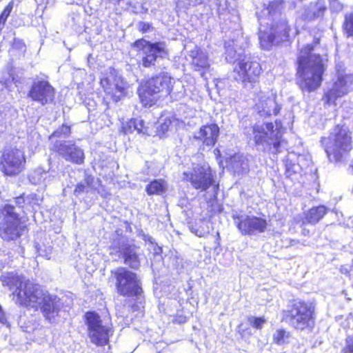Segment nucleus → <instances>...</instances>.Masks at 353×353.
<instances>
[{"instance_id":"1","label":"nucleus","mask_w":353,"mask_h":353,"mask_svg":"<svg viewBox=\"0 0 353 353\" xmlns=\"http://www.w3.org/2000/svg\"><path fill=\"white\" fill-rule=\"evenodd\" d=\"M320 37H314L312 44L299 49L297 57L298 83L303 91L312 92L321 84L324 72L323 60L319 53Z\"/></svg>"},{"instance_id":"2","label":"nucleus","mask_w":353,"mask_h":353,"mask_svg":"<svg viewBox=\"0 0 353 353\" xmlns=\"http://www.w3.org/2000/svg\"><path fill=\"white\" fill-rule=\"evenodd\" d=\"M0 281L12 292L13 300L17 305L38 310V302L44 290L41 287L14 272L2 274Z\"/></svg>"},{"instance_id":"3","label":"nucleus","mask_w":353,"mask_h":353,"mask_svg":"<svg viewBox=\"0 0 353 353\" xmlns=\"http://www.w3.org/2000/svg\"><path fill=\"white\" fill-rule=\"evenodd\" d=\"M328 159L333 163L345 161L352 149V139L348 128L337 125L327 137L321 139Z\"/></svg>"},{"instance_id":"4","label":"nucleus","mask_w":353,"mask_h":353,"mask_svg":"<svg viewBox=\"0 0 353 353\" xmlns=\"http://www.w3.org/2000/svg\"><path fill=\"white\" fill-rule=\"evenodd\" d=\"M283 319L296 330H312L316 322V305L310 301L294 300L283 311Z\"/></svg>"},{"instance_id":"5","label":"nucleus","mask_w":353,"mask_h":353,"mask_svg":"<svg viewBox=\"0 0 353 353\" xmlns=\"http://www.w3.org/2000/svg\"><path fill=\"white\" fill-rule=\"evenodd\" d=\"M252 134L259 150L272 154L281 152L284 141L282 139L281 122L255 124L252 127Z\"/></svg>"},{"instance_id":"6","label":"nucleus","mask_w":353,"mask_h":353,"mask_svg":"<svg viewBox=\"0 0 353 353\" xmlns=\"http://www.w3.org/2000/svg\"><path fill=\"white\" fill-rule=\"evenodd\" d=\"M174 81L168 73H161L150 79L139 89V95L145 106H152L161 97L170 94Z\"/></svg>"},{"instance_id":"7","label":"nucleus","mask_w":353,"mask_h":353,"mask_svg":"<svg viewBox=\"0 0 353 353\" xmlns=\"http://www.w3.org/2000/svg\"><path fill=\"white\" fill-rule=\"evenodd\" d=\"M133 47L139 52L141 57L139 63L144 68L155 66L159 59H164L168 55L164 42L152 43L141 39L133 43Z\"/></svg>"},{"instance_id":"8","label":"nucleus","mask_w":353,"mask_h":353,"mask_svg":"<svg viewBox=\"0 0 353 353\" xmlns=\"http://www.w3.org/2000/svg\"><path fill=\"white\" fill-rule=\"evenodd\" d=\"M111 272L116 281L118 294L128 297L139 296L142 294L141 283L136 273L125 268H119Z\"/></svg>"},{"instance_id":"9","label":"nucleus","mask_w":353,"mask_h":353,"mask_svg":"<svg viewBox=\"0 0 353 353\" xmlns=\"http://www.w3.org/2000/svg\"><path fill=\"white\" fill-rule=\"evenodd\" d=\"M85 321L91 342L98 346L106 345L112 330L108 320L101 319L95 312H88L85 314Z\"/></svg>"},{"instance_id":"10","label":"nucleus","mask_w":353,"mask_h":353,"mask_svg":"<svg viewBox=\"0 0 353 353\" xmlns=\"http://www.w3.org/2000/svg\"><path fill=\"white\" fill-rule=\"evenodd\" d=\"M240 58L235 64L232 77L236 81L243 83H255L261 73L262 68L260 63L254 61L250 56L239 54Z\"/></svg>"},{"instance_id":"11","label":"nucleus","mask_w":353,"mask_h":353,"mask_svg":"<svg viewBox=\"0 0 353 353\" xmlns=\"http://www.w3.org/2000/svg\"><path fill=\"white\" fill-rule=\"evenodd\" d=\"M336 80L332 87L325 92L323 100L327 105L334 104L338 98L342 97L353 90V75L345 74L342 66L337 65Z\"/></svg>"},{"instance_id":"12","label":"nucleus","mask_w":353,"mask_h":353,"mask_svg":"<svg viewBox=\"0 0 353 353\" xmlns=\"http://www.w3.org/2000/svg\"><path fill=\"white\" fill-rule=\"evenodd\" d=\"M26 162L22 150L16 147L6 148L0 158V170L6 175L16 176L23 170Z\"/></svg>"},{"instance_id":"13","label":"nucleus","mask_w":353,"mask_h":353,"mask_svg":"<svg viewBox=\"0 0 353 353\" xmlns=\"http://www.w3.org/2000/svg\"><path fill=\"white\" fill-rule=\"evenodd\" d=\"M2 211L0 236L7 241L15 240L21 235L19 213L11 205H4V210Z\"/></svg>"},{"instance_id":"14","label":"nucleus","mask_w":353,"mask_h":353,"mask_svg":"<svg viewBox=\"0 0 353 353\" xmlns=\"http://www.w3.org/2000/svg\"><path fill=\"white\" fill-rule=\"evenodd\" d=\"M115 236L113 237L112 246L119 250L124 259V263L132 269H138L140 266L139 248L130 243L128 238L119 234L118 230L116 231Z\"/></svg>"},{"instance_id":"15","label":"nucleus","mask_w":353,"mask_h":353,"mask_svg":"<svg viewBox=\"0 0 353 353\" xmlns=\"http://www.w3.org/2000/svg\"><path fill=\"white\" fill-rule=\"evenodd\" d=\"M183 179L190 182L195 189L201 191H206L214 182L208 165H197L191 171L184 172Z\"/></svg>"},{"instance_id":"16","label":"nucleus","mask_w":353,"mask_h":353,"mask_svg":"<svg viewBox=\"0 0 353 353\" xmlns=\"http://www.w3.org/2000/svg\"><path fill=\"white\" fill-rule=\"evenodd\" d=\"M52 149L68 162L77 165H81L84 162L83 150L73 141L57 140L53 143Z\"/></svg>"},{"instance_id":"17","label":"nucleus","mask_w":353,"mask_h":353,"mask_svg":"<svg viewBox=\"0 0 353 353\" xmlns=\"http://www.w3.org/2000/svg\"><path fill=\"white\" fill-rule=\"evenodd\" d=\"M55 90L48 81L35 79L28 94L34 101L45 105L54 99Z\"/></svg>"},{"instance_id":"18","label":"nucleus","mask_w":353,"mask_h":353,"mask_svg":"<svg viewBox=\"0 0 353 353\" xmlns=\"http://www.w3.org/2000/svg\"><path fill=\"white\" fill-rule=\"evenodd\" d=\"M61 307L60 299L54 294H50L48 292H43V296H41V299L38 302V309H41L43 316L50 323H54L59 315Z\"/></svg>"},{"instance_id":"19","label":"nucleus","mask_w":353,"mask_h":353,"mask_svg":"<svg viewBox=\"0 0 353 353\" xmlns=\"http://www.w3.org/2000/svg\"><path fill=\"white\" fill-rule=\"evenodd\" d=\"M266 228V220L253 215L246 216V217L238 224V230L242 235H256L264 232Z\"/></svg>"},{"instance_id":"20","label":"nucleus","mask_w":353,"mask_h":353,"mask_svg":"<svg viewBox=\"0 0 353 353\" xmlns=\"http://www.w3.org/2000/svg\"><path fill=\"white\" fill-rule=\"evenodd\" d=\"M101 84L106 93L112 95L122 94L125 88V83L114 69H110L106 77L101 79Z\"/></svg>"},{"instance_id":"21","label":"nucleus","mask_w":353,"mask_h":353,"mask_svg":"<svg viewBox=\"0 0 353 353\" xmlns=\"http://www.w3.org/2000/svg\"><path fill=\"white\" fill-rule=\"evenodd\" d=\"M219 135V126L215 123H210L202 125L199 130L194 133V138L203 145L212 147L216 143Z\"/></svg>"},{"instance_id":"22","label":"nucleus","mask_w":353,"mask_h":353,"mask_svg":"<svg viewBox=\"0 0 353 353\" xmlns=\"http://www.w3.org/2000/svg\"><path fill=\"white\" fill-rule=\"evenodd\" d=\"M255 109L261 117L276 115L281 108L276 103L274 97L261 96L255 105Z\"/></svg>"},{"instance_id":"23","label":"nucleus","mask_w":353,"mask_h":353,"mask_svg":"<svg viewBox=\"0 0 353 353\" xmlns=\"http://www.w3.org/2000/svg\"><path fill=\"white\" fill-rule=\"evenodd\" d=\"M265 19H259L260 23L259 39L261 46L264 50H269L273 45L279 43L276 34L269 26L264 23Z\"/></svg>"},{"instance_id":"24","label":"nucleus","mask_w":353,"mask_h":353,"mask_svg":"<svg viewBox=\"0 0 353 353\" xmlns=\"http://www.w3.org/2000/svg\"><path fill=\"white\" fill-rule=\"evenodd\" d=\"M326 8L324 0H317L316 2H311L309 5L306 6L303 8L301 16L305 21H310L322 17Z\"/></svg>"},{"instance_id":"25","label":"nucleus","mask_w":353,"mask_h":353,"mask_svg":"<svg viewBox=\"0 0 353 353\" xmlns=\"http://www.w3.org/2000/svg\"><path fill=\"white\" fill-rule=\"evenodd\" d=\"M228 163V168L237 174H243L249 171V160L243 154H234L230 157Z\"/></svg>"},{"instance_id":"26","label":"nucleus","mask_w":353,"mask_h":353,"mask_svg":"<svg viewBox=\"0 0 353 353\" xmlns=\"http://www.w3.org/2000/svg\"><path fill=\"white\" fill-rule=\"evenodd\" d=\"M264 23L276 34L277 39L279 42L287 41L289 38L290 27L285 19H281L279 22L274 23V20L270 21H265Z\"/></svg>"},{"instance_id":"27","label":"nucleus","mask_w":353,"mask_h":353,"mask_svg":"<svg viewBox=\"0 0 353 353\" xmlns=\"http://www.w3.org/2000/svg\"><path fill=\"white\" fill-rule=\"evenodd\" d=\"M191 58V65L196 71L207 69L210 67L209 60L206 52L195 48L189 54Z\"/></svg>"},{"instance_id":"28","label":"nucleus","mask_w":353,"mask_h":353,"mask_svg":"<svg viewBox=\"0 0 353 353\" xmlns=\"http://www.w3.org/2000/svg\"><path fill=\"white\" fill-rule=\"evenodd\" d=\"M284 8V2L282 0H274L268 3V6L264 4L262 10V15L264 17L260 19H265V21L274 20V17L279 14Z\"/></svg>"},{"instance_id":"29","label":"nucleus","mask_w":353,"mask_h":353,"mask_svg":"<svg viewBox=\"0 0 353 353\" xmlns=\"http://www.w3.org/2000/svg\"><path fill=\"white\" fill-rule=\"evenodd\" d=\"M54 177L50 172L43 170L41 168L34 170L28 175L29 181L33 185H46L50 183Z\"/></svg>"},{"instance_id":"30","label":"nucleus","mask_w":353,"mask_h":353,"mask_svg":"<svg viewBox=\"0 0 353 353\" xmlns=\"http://www.w3.org/2000/svg\"><path fill=\"white\" fill-rule=\"evenodd\" d=\"M327 209L324 205H319L311 208L306 214L304 223L315 224L325 215Z\"/></svg>"},{"instance_id":"31","label":"nucleus","mask_w":353,"mask_h":353,"mask_svg":"<svg viewBox=\"0 0 353 353\" xmlns=\"http://www.w3.org/2000/svg\"><path fill=\"white\" fill-rule=\"evenodd\" d=\"M166 189V183L161 179H155L146 186V191L150 195L163 194Z\"/></svg>"},{"instance_id":"32","label":"nucleus","mask_w":353,"mask_h":353,"mask_svg":"<svg viewBox=\"0 0 353 353\" xmlns=\"http://www.w3.org/2000/svg\"><path fill=\"white\" fill-rule=\"evenodd\" d=\"M34 196L35 195L34 194H29L26 196H24V195L22 194L14 199V204L9 203L8 205H12L15 208V210L20 214V212L23 211L26 203L30 202V201L34 199Z\"/></svg>"},{"instance_id":"33","label":"nucleus","mask_w":353,"mask_h":353,"mask_svg":"<svg viewBox=\"0 0 353 353\" xmlns=\"http://www.w3.org/2000/svg\"><path fill=\"white\" fill-rule=\"evenodd\" d=\"M239 54L242 55H245L243 52H237L234 49V47L228 46L225 50V59L230 63H237L238 59L240 58Z\"/></svg>"},{"instance_id":"34","label":"nucleus","mask_w":353,"mask_h":353,"mask_svg":"<svg viewBox=\"0 0 353 353\" xmlns=\"http://www.w3.org/2000/svg\"><path fill=\"white\" fill-rule=\"evenodd\" d=\"M70 127L66 125H62L57 130H55L49 137L50 140L54 138H67L70 134Z\"/></svg>"},{"instance_id":"35","label":"nucleus","mask_w":353,"mask_h":353,"mask_svg":"<svg viewBox=\"0 0 353 353\" xmlns=\"http://www.w3.org/2000/svg\"><path fill=\"white\" fill-rule=\"evenodd\" d=\"M289 333L284 330H277L273 334V341L278 345H283L286 343Z\"/></svg>"},{"instance_id":"36","label":"nucleus","mask_w":353,"mask_h":353,"mask_svg":"<svg viewBox=\"0 0 353 353\" xmlns=\"http://www.w3.org/2000/svg\"><path fill=\"white\" fill-rule=\"evenodd\" d=\"M131 124H133V129L136 130L138 133L148 134V128L145 125V122L140 118L131 119Z\"/></svg>"},{"instance_id":"37","label":"nucleus","mask_w":353,"mask_h":353,"mask_svg":"<svg viewBox=\"0 0 353 353\" xmlns=\"http://www.w3.org/2000/svg\"><path fill=\"white\" fill-rule=\"evenodd\" d=\"M285 174L288 177L291 176L293 174L296 173L299 170V165L293 163L291 159L287 158L285 162Z\"/></svg>"},{"instance_id":"38","label":"nucleus","mask_w":353,"mask_h":353,"mask_svg":"<svg viewBox=\"0 0 353 353\" xmlns=\"http://www.w3.org/2000/svg\"><path fill=\"white\" fill-rule=\"evenodd\" d=\"M343 28L347 37H353V14L345 15Z\"/></svg>"},{"instance_id":"39","label":"nucleus","mask_w":353,"mask_h":353,"mask_svg":"<svg viewBox=\"0 0 353 353\" xmlns=\"http://www.w3.org/2000/svg\"><path fill=\"white\" fill-rule=\"evenodd\" d=\"M172 124V120L170 117L161 118L159 121V130L165 134L170 129Z\"/></svg>"},{"instance_id":"40","label":"nucleus","mask_w":353,"mask_h":353,"mask_svg":"<svg viewBox=\"0 0 353 353\" xmlns=\"http://www.w3.org/2000/svg\"><path fill=\"white\" fill-rule=\"evenodd\" d=\"M250 323L256 329H261L266 320L263 317L251 316L248 319Z\"/></svg>"},{"instance_id":"41","label":"nucleus","mask_w":353,"mask_h":353,"mask_svg":"<svg viewBox=\"0 0 353 353\" xmlns=\"http://www.w3.org/2000/svg\"><path fill=\"white\" fill-rule=\"evenodd\" d=\"M341 353H353V336H348L346 338Z\"/></svg>"},{"instance_id":"42","label":"nucleus","mask_w":353,"mask_h":353,"mask_svg":"<svg viewBox=\"0 0 353 353\" xmlns=\"http://www.w3.org/2000/svg\"><path fill=\"white\" fill-rule=\"evenodd\" d=\"M343 8V5L339 0H330V9L333 12H339Z\"/></svg>"},{"instance_id":"43","label":"nucleus","mask_w":353,"mask_h":353,"mask_svg":"<svg viewBox=\"0 0 353 353\" xmlns=\"http://www.w3.org/2000/svg\"><path fill=\"white\" fill-rule=\"evenodd\" d=\"M137 27L139 30L142 33H145L152 29V26L149 23H145L143 21L139 22Z\"/></svg>"},{"instance_id":"44","label":"nucleus","mask_w":353,"mask_h":353,"mask_svg":"<svg viewBox=\"0 0 353 353\" xmlns=\"http://www.w3.org/2000/svg\"><path fill=\"white\" fill-rule=\"evenodd\" d=\"M246 216L247 215H245V214H238L237 212L232 214V217L234 219V223L237 228H238L239 223L241 222L242 220H243L246 217Z\"/></svg>"},{"instance_id":"45","label":"nucleus","mask_w":353,"mask_h":353,"mask_svg":"<svg viewBox=\"0 0 353 353\" xmlns=\"http://www.w3.org/2000/svg\"><path fill=\"white\" fill-rule=\"evenodd\" d=\"M86 187H87V185H85V183L84 182L79 183L74 189V193L76 194H79L82 193L83 192H84Z\"/></svg>"},{"instance_id":"46","label":"nucleus","mask_w":353,"mask_h":353,"mask_svg":"<svg viewBox=\"0 0 353 353\" xmlns=\"http://www.w3.org/2000/svg\"><path fill=\"white\" fill-rule=\"evenodd\" d=\"M38 6H45V8L48 5H52L55 2V0H34Z\"/></svg>"},{"instance_id":"47","label":"nucleus","mask_w":353,"mask_h":353,"mask_svg":"<svg viewBox=\"0 0 353 353\" xmlns=\"http://www.w3.org/2000/svg\"><path fill=\"white\" fill-rule=\"evenodd\" d=\"M13 46L19 50H22L23 48H25V44L21 40L14 39V42H13Z\"/></svg>"},{"instance_id":"48","label":"nucleus","mask_w":353,"mask_h":353,"mask_svg":"<svg viewBox=\"0 0 353 353\" xmlns=\"http://www.w3.org/2000/svg\"><path fill=\"white\" fill-rule=\"evenodd\" d=\"M94 181V177L92 175H85L84 179V183L87 186H91Z\"/></svg>"},{"instance_id":"49","label":"nucleus","mask_w":353,"mask_h":353,"mask_svg":"<svg viewBox=\"0 0 353 353\" xmlns=\"http://www.w3.org/2000/svg\"><path fill=\"white\" fill-rule=\"evenodd\" d=\"M36 249H37V251L39 254V256H45L46 259H50V252L49 253H45L44 254V251L41 249H40L39 248H38L37 246H36Z\"/></svg>"},{"instance_id":"50","label":"nucleus","mask_w":353,"mask_h":353,"mask_svg":"<svg viewBox=\"0 0 353 353\" xmlns=\"http://www.w3.org/2000/svg\"><path fill=\"white\" fill-rule=\"evenodd\" d=\"M125 133H130L134 130L133 129V124H131V120L127 123V125L124 127Z\"/></svg>"},{"instance_id":"51","label":"nucleus","mask_w":353,"mask_h":353,"mask_svg":"<svg viewBox=\"0 0 353 353\" xmlns=\"http://www.w3.org/2000/svg\"><path fill=\"white\" fill-rule=\"evenodd\" d=\"M176 321L179 322V323H183L185 321V317L184 316H179V319H176Z\"/></svg>"},{"instance_id":"52","label":"nucleus","mask_w":353,"mask_h":353,"mask_svg":"<svg viewBox=\"0 0 353 353\" xmlns=\"http://www.w3.org/2000/svg\"><path fill=\"white\" fill-rule=\"evenodd\" d=\"M106 1H108L109 3H113L114 5H119L122 0H106Z\"/></svg>"},{"instance_id":"53","label":"nucleus","mask_w":353,"mask_h":353,"mask_svg":"<svg viewBox=\"0 0 353 353\" xmlns=\"http://www.w3.org/2000/svg\"><path fill=\"white\" fill-rule=\"evenodd\" d=\"M3 210H4V205L0 207V219H3V213H2Z\"/></svg>"},{"instance_id":"54","label":"nucleus","mask_w":353,"mask_h":353,"mask_svg":"<svg viewBox=\"0 0 353 353\" xmlns=\"http://www.w3.org/2000/svg\"><path fill=\"white\" fill-rule=\"evenodd\" d=\"M217 238L219 239L220 238V236H219V233L217 232Z\"/></svg>"},{"instance_id":"55","label":"nucleus","mask_w":353,"mask_h":353,"mask_svg":"<svg viewBox=\"0 0 353 353\" xmlns=\"http://www.w3.org/2000/svg\"><path fill=\"white\" fill-rule=\"evenodd\" d=\"M196 235H198L199 236H202L201 234H196Z\"/></svg>"}]
</instances>
